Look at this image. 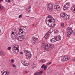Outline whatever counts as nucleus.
<instances>
[{
	"label": "nucleus",
	"instance_id": "obj_21",
	"mask_svg": "<svg viewBox=\"0 0 75 75\" xmlns=\"http://www.w3.org/2000/svg\"><path fill=\"white\" fill-rule=\"evenodd\" d=\"M49 18V19H54L52 17V15H50L48 16V18Z\"/></svg>",
	"mask_w": 75,
	"mask_h": 75
},
{
	"label": "nucleus",
	"instance_id": "obj_29",
	"mask_svg": "<svg viewBox=\"0 0 75 75\" xmlns=\"http://www.w3.org/2000/svg\"><path fill=\"white\" fill-rule=\"evenodd\" d=\"M5 1H6V2H11V0H5Z\"/></svg>",
	"mask_w": 75,
	"mask_h": 75
},
{
	"label": "nucleus",
	"instance_id": "obj_12",
	"mask_svg": "<svg viewBox=\"0 0 75 75\" xmlns=\"http://www.w3.org/2000/svg\"><path fill=\"white\" fill-rule=\"evenodd\" d=\"M38 39L36 38H34L32 40V44H35L36 42V41H38Z\"/></svg>",
	"mask_w": 75,
	"mask_h": 75
},
{
	"label": "nucleus",
	"instance_id": "obj_7",
	"mask_svg": "<svg viewBox=\"0 0 75 75\" xmlns=\"http://www.w3.org/2000/svg\"><path fill=\"white\" fill-rule=\"evenodd\" d=\"M51 32H50V31L48 32L45 35L44 37L42 39L43 40H47L48 38V37H49V36Z\"/></svg>",
	"mask_w": 75,
	"mask_h": 75
},
{
	"label": "nucleus",
	"instance_id": "obj_8",
	"mask_svg": "<svg viewBox=\"0 0 75 75\" xmlns=\"http://www.w3.org/2000/svg\"><path fill=\"white\" fill-rule=\"evenodd\" d=\"M69 7H70V3H67L64 6L63 8L64 10H66L67 8H69Z\"/></svg>",
	"mask_w": 75,
	"mask_h": 75
},
{
	"label": "nucleus",
	"instance_id": "obj_18",
	"mask_svg": "<svg viewBox=\"0 0 75 75\" xmlns=\"http://www.w3.org/2000/svg\"><path fill=\"white\" fill-rule=\"evenodd\" d=\"M48 21L49 23H52V21L55 22V19H49Z\"/></svg>",
	"mask_w": 75,
	"mask_h": 75
},
{
	"label": "nucleus",
	"instance_id": "obj_10",
	"mask_svg": "<svg viewBox=\"0 0 75 75\" xmlns=\"http://www.w3.org/2000/svg\"><path fill=\"white\" fill-rule=\"evenodd\" d=\"M67 15L66 14H65V13H61L60 14L61 17H62L64 20L66 19Z\"/></svg>",
	"mask_w": 75,
	"mask_h": 75
},
{
	"label": "nucleus",
	"instance_id": "obj_4",
	"mask_svg": "<svg viewBox=\"0 0 75 75\" xmlns=\"http://www.w3.org/2000/svg\"><path fill=\"white\" fill-rule=\"evenodd\" d=\"M61 40V36H55L54 38H53L51 40V42H54L57 41H59V40Z\"/></svg>",
	"mask_w": 75,
	"mask_h": 75
},
{
	"label": "nucleus",
	"instance_id": "obj_38",
	"mask_svg": "<svg viewBox=\"0 0 75 75\" xmlns=\"http://www.w3.org/2000/svg\"><path fill=\"white\" fill-rule=\"evenodd\" d=\"M12 67H14V68H15L16 67V65L15 64H12Z\"/></svg>",
	"mask_w": 75,
	"mask_h": 75
},
{
	"label": "nucleus",
	"instance_id": "obj_43",
	"mask_svg": "<svg viewBox=\"0 0 75 75\" xmlns=\"http://www.w3.org/2000/svg\"><path fill=\"white\" fill-rule=\"evenodd\" d=\"M32 25L33 26H34V24H32Z\"/></svg>",
	"mask_w": 75,
	"mask_h": 75
},
{
	"label": "nucleus",
	"instance_id": "obj_44",
	"mask_svg": "<svg viewBox=\"0 0 75 75\" xmlns=\"http://www.w3.org/2000/svg\"><path fill=\"white\" fill-rule=\"evenodd\" d=\"M23 31H22V32H21V34H23Z\"/></svg>",
	"mask_w": 75,
	"mask_h": 75
},
{
	"label": "nucleus",
	"instance_id": "obj_19",
	"mask_svg": "<svg viewBox=\"0 0 75 75\" xmlns=\"http://www.w3.org/2000/svg\"><path fill=\"white\" fill-rule=\"evenodd\" d=\"M71 11L73 13H75V7L74 6L72 7L71 8Z\"/></svg>",
	"mask_w": 75,
	"mask_h": 75
},
{
	"label": "nucleus",
	"instance_id": "obj_2",
	"mask_svg": "<svg viewBox=\"0 0 75 75\" xmlns=\"http://www.w3.org/2000/svg\"><path fill=\"white\" fill-rule=\"evenodd\" d=\"M55 47V45L53 44H49L46 45V47L44 48V50L48 51H50L52 48V47Z\"/></svg>",
	"mask_w": 75,
	"mask_h": 75
},
{
	"label": "nucleus",
	"instance_id": "obj_45",
	"mask_svg": "<svg viewBox=\"0 0 75 75\" xmlns=\"http://www.w3.org/2000/svg\"><path fill=\"white\" fill-rule=\"evenodd\" d=\"M42 42V44H44V42Z\"/></svg>",
	"mask_w": 75,
	"mask_h": 75
},
{
	"label": "nucleus",
	"instance_id": "obj_47",
	"mask_svg": "<svg viewBox=\"0 0 75 75\" xmlns=\"http://www.w3.org/2000/svg\"><path fill=\"white\" fill-rule=\"evenodd\" d=\"M47 18L46 19V23H47V22L46 21V20H47Z\"/></svg>",
	"mask_w": 75,
	"mask_h": 75
},
{
	"label": "nucleus",
	"instance_id": "obj_6",
	"mask_svg": "<svg viewBox=\"0 0 75 75\" xmlns=\"http://www.w3.org/2000/svg\"><path fill=\"white\" fill-rule=\"evenodd\" d=\"M70 59V57L69 56H66L64 57L63 58L61 59V61L62 62H64L65 61H66L67 60H69Z\"/></svg>",
	"mask_w": 75,
	"mask_h": 75
},
{
	"label": "nucleus",
	"instance_id": "obj_17",
	"mask_svg": "<svg viewBox=\"0 0 75 75\" xmlns=\"http://www.w3.org/2000/svg\"><path fill=\"white\" fill-rule=\"evenodd\" d=\"M24 52L25 54H26V55L28 54H29L30 52V51H28V50H24Z\"/></svg>",
	"mask_w": 75,
	"mask_h": 75
},
{
	"label": "nucleus",
	"instance_id": "obj_39",
	"mask_svg": "<svg viewBox=\"0 0 75 75\" xmlns=\"http://www.w3.org/2000/svg\"><path fill=\"white\" fill-rule=\"evenodd\" d=\"M58 30H57L56 31V33H59Z\"/></svg>",
	"mask_w": 75,
	"mask_h": 75
},
{
	"label": "nucleus",
	"instance_id": "obj_25",
	"mask_svg": "<svg viewBox=\"0 0 75 75\" xmlns=\"http://www.w3.org/2000/svg\"><path fill=\"white\" fill-rule=\"evenodd\" d=\"M61 27L62 28L64 27V23H61Z\"/></svg>",
	"mask_w": 75,
	"mask_h": 75
},
{
	"label": "nucleus",
	"instance_id": "obj_15",
	"mask_svg": "<svg viewBox=\"0 0 75 75\" xmlns=\"http://www.w3.org/2000/svg\"><path fill=\"white\" fill-rule=\"evenodd\" d=\"M28 9L26 11V13L28 14L30 13V11H31V7L28 6Z\"/></svg>",
	"mask_w": 75,
	"mask_h": 75
},
{
	"label": "nucleus",
	"instance_id": "obj_28",
	"mask_svg": "<svg viewBox=\"0 0 75 75\" xmlns=\"http://www.w3.org/2000/svg\"><path fill=\"white\" fill-rule=\"evenodd\" d=\"M43 73V71H40V72H39V74L40 75H42V73Z\"/></svg>",
	"mask_w": 75,
	"mask_h": 75
},
{
	"label": "nucleus",
	"instance_id": "obj_27",
	"mask_svg": "<svg viewBox=\"0 0 75 75\" xmlns=\"http://www.w3.org/2000/svg\"><path fill=\"white\" fill-rule=\"evenodd\" d=\"M34 75H40V74L39 72H37Z\"/></svg>",
	"mask_w": 75,
	"mask_h": 75
},
{
	"label": "nucleus",
	"instance_id": "obj_41",
	"mask_svg": "<svg viewBox=\"0 0 75 75\" xmlns=\"http://www.w3.org/2000/svg\"><path fill=\"white\" fill-rule=\"evenodd\" d=\"M25 74H27V73H28V72H27V71H25Z\"/></svg>",
	"mask_w": 75,
	"mask_h": 75
},
{
	"label": "nucleus",
	"instance_id": "obj_16",
	"mask_svg": "<svg viewBox=\"0 0 75 75\" xmlns=\"http://www.w3.org/2000/svg\"><path fill=\"white\" fill-rule=\"evenodd\" d=\"M22 63L24 66H28L29 65L28 63L25 61L22 62Z\"/></svg>",
	"mask_w": 75,
	"mask_h": 75
},
{
	"label": "nucleus",
	"instance_id": "obj_9",
	"mask_svg": "<svg viewBox=\"0 0 75 75\" xmlns=\"http://www.w3.org/2000/svg\"><path fill=\"white\" fill-rule=\"evenodd\" d=\"M19 50L18 49H13V55H16V54H17L18 53V52Z\"/></svg>",
	"mask_w": 75,
	"mask_h": 75
},
{
	"label": "nucleus",
	"instance_id": "obj_13",
	"mask_svg": "<svg viewBox=\"0 0 75 75\" xmlns=\"http://www.w3.org/2000/svg\"><path fill=\"white\" fill-rule=\"evenodd\" d=\"M13 50H18V48H19V46L18 45H13Z\"/></svg>",
	"mask_w": 75,
	"mask_h": 75
},
{
	"label": "nucleus",
	"instance_id": "obj_48",
	"mask_svg": "<svg viewBox=\"0 0 75 75\" xmlns=\"http://www.w3.org/2000/svg\"><path fill=\"white\" fill-rule=\"evenodd\" d=\"M1 33V30H0V33Z\"/></svg>",
	"mask_w": 75,
	"mask_h": 75
},
{
	"label": "nucleus",
	"instance_id": "obj_1",
	"mask_svg": "<svg viewBox=\"0 0 75 75\" xmlns=\"http://www.w3.org/2000/svg\"><path fill=\"white\" fill-rule=\"evenodd\" d=\"M18 31L19 30H18V32H17V33H16V36H14V37H15L16 38H17L18 40L19 41H23L25 38V37L24 35H22L21 36H19L18 37V34H19V35L20 34V33H19Z\"/></svg>",
	"mask_w": 75,
	"mask_h": 75
},
{
	"label": "nucleus",
	"instance_id": "obj_34",
	"mask_svg": "<svg viewBox=\"0 0 75 75\" xmlns=\"http://www.w3.org/2000/svg\"><path fill=\"white\" fill-rule=\"evenodd\" d=\"M3 10V8L1 7V5L0 4V10Z\"/></svg>",
	"mask_w": 75,
	"mask_h": 75
},
{
	"label": "nucleus",
	"instance_id": "obj_24",
	"mask_svg": "<svg viewBox=\"0 0 75 75\" xmlns=\"http://www.w3.org/2000/svg\"><path fill=\"white\" fill-rule=\"evenodd\" d=\"M18 29H19V31H23V28L22 27H20Z\"/></svg>",
	"mask_w": 75,
	"mask_h": 75
},
{
	"label": "nucleus",
	"instance_id": "obj_35",
	"mask_svg": "<svg viewBox=\"0 0 75 75\" xmlns=\"http://www.w3.org/2000/svg\"><path fill=\"white\" fill-rule=\"evenodd\" d=\"M11 48V47H8V50H10Z\"/></svg>",
	"mask_w": 75,
	"mask_h": 75
},
{
	"label": "nucleus",
	"instance_id": "obj_32",
	"mask_svg": "<svg viewBox=\"0 0 75 75\" xmlns=\"http://www.w3.org/2000/svg\"><path fill=\"white\" fill-rule=\"evenodd\" d=\"M45 67V64H43L42 66H41V68H44V67Z\"/></svg>",
	"mask_w": 75,
	"mask_h": 75
},
{
	"label": "nucleus",
	"instance_id": "obj_14",
	"mask_svg": "<svg viewBox=\"0 0 75 75\" xmlns=\"http://www.w3.org/2000/svg\"><path fill=\"white\" fill-rule=\"evenodd\" d=\"M26 57L28 59H30L31 57V52L27 54H26Z\"/></svg>",
	"mask_w": 75,
	"mask_h": 75
},
{
	"label": "nucleus",
	"instance_id": "obj_31",
	"mask_svg": "<svg viewBox=\"0 0 75 75\" xmlns=\"http://www.w3.org/2000/svg\"><path fill=\"white\" fill-rule=\"evenodd\" d=\"M52 64V62H50V63H48L47 64V65H50V64Z\"/></svg>",
	"mask_w": 75,
	"mask_h": 75
},
{
	"label": "nucleus",
	"instance_id": "obj_36",
	"mask_svg": "<svg viewBox=\"0 0 75 75\" xmlns=\"http://www.w3.org/2000/svg\"><path fill=\"white\" fill-rule=\"evenodd\" d=\"M22 14L20 15L19 16V18H22Z\"/></svg>",
	"mask_w": 75,
	"mask_h": 75
},
{
	"label": "nucleus",
	"instance_id": "obj_26",
	"mask_svg": "<svg viewBox=\"0 0 75 75\" xmlns=\"http://www.w3.org/2000/svg\"><path fill=\"white\" fill-rule=\"evenodd\" d=\"M0 54H1V55H4L5 54V53L4 52H0Z\"/></svg>",
	"mask_w": 75,
	"mask_h": 75
},
{
	"label": "nucleus",
	"instance_id": "obj_42",
	"mask_svg": "<svg viewBox=\"0 0 75 75\" xmlns=\"http://www.w3.org/2000/svg\"><path fill=\"white\" fill-rule=\"evenodd\" d=\"M20 54H23V52H20Z\"/></svg>",
	"mask_w": 75,
	"mask_h": 75
},
{
	"label": "nucleus",
	"instance_id": "obj_22",
	"mask_svg": "<svg viewBox=\"0 0 75 75\" xmlns=\"http://www.w3.org/2000/svg\"><path fill=\"white\" fill-rule=\"evenodd\" d=\"M16 34H17V32H16V33L15 34V35H13V34H11V37L12 38H15V37H14V36H16Z\"/></svg>",
	"mask_w": 75,
	"mask_h": 75
},
{
	"label": "nucleus",
	"instance_id": "obj_5",
	"mask_svg": "<svg viewBox=\"0 0 75 75\" xmlns=\"http://www.w3.org/2000/svg\"><path fill=\"white\" fill-rule=\"evenodd\" d=\"M67 32L68 33V35H69L70 34H71L73 33V30L72 28L71 27H69L67 29Z\"/></svg>",
	"mask_w": 75,
	"mask_h": 75
},
{
	"label": "nucleus",
	"instance_id": "obj_3",
	"mask_svg": "<svg viewBox=\"0 0 75 75\" xmlns=\"http://www.w3.org/2000/svg\"><path fill=\"white\" fill-rule=\"evenodd\" d=\"M47 10L49 12H52V11H53V6L52 5V4H48L47 5Z\"/></svg>",
	"mask_w": 75,
	"mask_h": 75
},
{
	"label": "nucleus",
	"instance_id": "obj_23",
	"mask_svg": "<svg viewBox=\"0 0 75 75\" xmlns=\"http://www.w3.org/2000/svg\"><path fill=\"white\" fill-rule=\"evenodd\" d=\"M70 19V16L67 15L66 20H69Z\"/></svg>",
	"mask_w": 75,
	"mask_h": 75
},
{
	"label": "nucleus",
	"instance_id": "obj_33",
	"mask_svg": "<svg viewBox=\"0 0 75 75\" xmlns=\"http://www.w3.org/2000/svg\"><path fill=\"white\" fill-rule=\"evenodd\" d=\"M40 62H41V63H44V61L43 59H42L40 60Z\"/></svg>",
	"mask_w": 75,
	"mask_h": 75
},
{
	"label": "nucleus",
	"instance_id": "obj_20",
	"mask_svg": "<svg viewBox=\"0 0 75 75\" xmlns=\"http://www.w3.org/2000/svg\"><path fill=\"white\" fill-rule=\"evenodd\" d=\"M48 25L49 27H51L52 28H53V27H54V24L52 25V24H51L50 23L48 24Z\"/></svg>",
	"mask_w": 75,
	"mask_h": 75
},
{
	"label": "nucleus",
	"instance_id": "obj_46",
	"mask_svg": "<svg viewBox=\"0 0 75 75\" xmlns=\"http://www.w3.org/2000/svg\"><path fill=\"white\" fill-rule=\"evenodd\" d=\"M3 0H0V1H3Z\"/></svg>",
	"mask_w": 75,
	"mask_h": 75
},
{
	"label": "nucleus",
	"instance_id": "obj_30",
	"mask_svg": "<svg viewBox=\"0 0 75 75\" xmlns=\"http://www.w3.org/2000/svg\"><path fill=\"white\" fill-rule=\"evenodd\" d=\"M44 67V70H46V69H47V66H45Z\"/></svg>",
	"mask_w": 75,
	"mask_h": 75
},
{
	"label": "nucleus",
	"instance_id": "obj_37",
	"mask_svg": "<svg viewBox=\"0 0 75 75\" xmlns=\"http://www.w3.org/2000/svg\"><path fill=\"white\" fill-rule=\"evenodd\" d=\"M11 61L12 63L14 62V60L13 59H11Z\"/></svg>",
	"mask_w": 75,
	"mask_h": 75
},
{
	"label": "nucleus",
	"instance_id": "obj_11",
	"mask_svg": "<svg viewBox=\"0 0 75 75\" xmlns=\"http://www.w3.org/2000/svg\"><path fill=\"white\" fill-rule=\"evenodd\" d=\"M54 8L55 9H56L57 11H60V10H61L60 6L59 5H56L54 6Z\"/></svg>",
	"mask_w": 75,
	"mask_h": 75
},
{
	"label": "nucleus",
	"instance_id": "obj_40",
	"mask_svg": "<svg viewBox=\"0 0 75 75\" xmlns=\"http://www.w3.org/2000/svg\"><path fill=\"white\" fill-rule=\"evenodd\" d=\"M11 34H13V35H14V32H13L12 33H11Z\"/></svg>",
	"mask_w": 75,
	"mask_h": 75
}]
</instances>
